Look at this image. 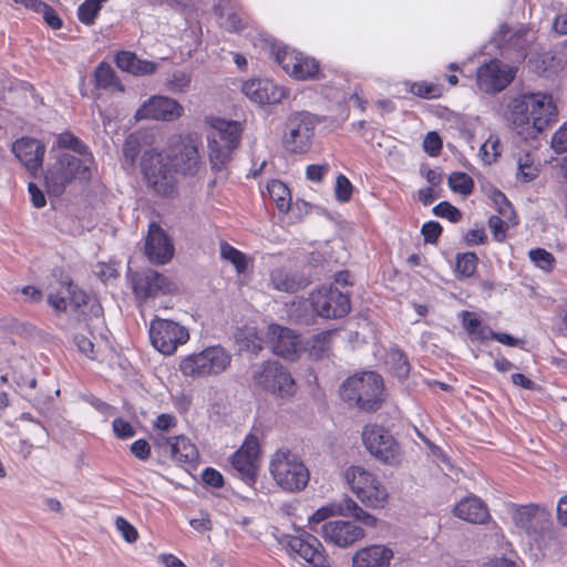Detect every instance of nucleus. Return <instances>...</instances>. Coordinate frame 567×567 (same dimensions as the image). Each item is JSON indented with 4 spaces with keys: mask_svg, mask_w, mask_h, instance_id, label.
I'll return each instance as SVG.
<instances>
[{
    "mask_svg": "<svg viewBox=\"0 0 567 567\" xmlns=\"http://www.w3.org/2000/svg\"><path fill=\"white\" fill-rule=\"evenodd\" d=\"M56 144L60 148L71 150L79 155L91 157L89 147L79 137L70 132L61 133L58 136Z\"/></svg>",
    "mask_w": 567,
    "mask_h": 567,
    "instance_id": "nucleus-39",
    "label": "nucleus"
},
{
    "mask_svg": "<svg viewBox=\"0 0 567 567\" xmlns=\"http://www.w3.org/2000/svg\"><path fill=\"white\" fill-rule=\"evenodd\" d=\"M66 291H68L71 302L75 307H81L82 305L86 303V300H87L86 293L82 289H80L78 286H75L72 281L66 282Z\"/></svg>",
    "mask_w": 567,
    "mask_h": 567,
    "instance_id": "nucleus-58",
    "label": "nucleus"
},
{
    "mask_svg": "<svg viewBox=\"0 0 567 567\" xmlns=\"http://www.w3.org/2000/svg\"><path fill=\"white\" fill-rule=\"evenodd\" d=\"M141 169L148 187L155 193L167 196L174 192V172L162 153L155 150L145 151L141 161Z\"/></svg>",
    "mask_w": 567,
    "mask_h": 567,
    "instance_id": "nucleus-12",
    "label": "nucleus"
},
{
    "mask_svg": "<svg viewBox=\"0 0 567 567\" xmlns=\"http://www.w3.org/2000/svg\"><path fill=\"white\" fill-rule=\"evenodd\" d=\"M270 280L275 289L293 293L303 289L310 284V279L297 271H288L284 268H276L270 274Z\"/></svg>",
    "mask_w": 567,
    "mask_h": 567,
    "instance_id": "nucleus-31",
    "label": "nucleus"
},
{
    "mask_svg": "<svg viewBox=\"0 0 567 567\" xmlns=\"http://www.w3.org/2000/svg\"><path fill=\"white\" fill-rule=\"evenodd\" d=\"M231 360V353L224 347L210 346L183 358L179 370L183 375L193 379L217 377L230 367Z\"/></svg>",
    "mask_w": 567,
    "mask_h": 567,
    "instance_id": "nucleus-6",
    "label": "nucleus"
},
{
    "mask_svg": "<svg viewBox=\"0 0 567 567\" xmlns=\"http://www.w3.org/2000/svg\"><path fill=\"white\" fill-rule=\"evenodd\" d=\"M310 305L318 316L327 319L343 318L351 310L350 296L333 286H322L312 291Z\"/></svg>",
    "mask_w": 567,
    "mask_h": 567,
    "instance_id": "nucleus-13",
    "label": "nucleus"
},
{
    "mask_svg": "<svg viewBox=\"0 0 567 567\" xmlns=\"http://www.w3.org/2000/svg\"><path fill=\"white\" fill-rule=\"evenodd\" d=\"M344 478L351 491L365 506L384 507L388 492L373 473L362 466L352 465L346 470Z\"/></svg>",
    "mask_w": 567,
    "mask_h": 567,
    "instance_id": "nucleus-9",
    "label": "nucleus"
},
{
    "mask_svg": "<svg viewBox=\"0 0 567 567\" xmlns=\"http://www.w3.org/2000/svg\"><path fill=\"white\" fill-rule=\"evenodd\" d=\"M259 441L255 435H248L243 445L231 456V465L249 486H254L257 477V461Z\"/></svg>",
    "mask_w": 567,
    "mask_h": 567,
    "instance_id": "nucleus-21",
    "label": "nucleus"
},
{
    "mask_svg": "<svg viewBox=\"0 0 567 567\" xmlns=\"http://www.w3.org/2000/svg\"><path fill=\"white\" fill-rule=\"evenodd\" d=\"M433 214L441 218H446L452 223H457L462 218V213L449 202H440L433 207Z\"/></svg>",
    "mask_w": 567,
    "mask_h": 567,
    "instance_id": "nucleus-46",
    "label": "nucleus"
},
{
    "mask_svg": "<svg viewBox=\"0 0 567 567\" xmlns=\"http://www.w3.org/2000/svg\"><path fill=\"white\" fill-rule=\"evenodd\" d=\"M353 186L347 176L340 174L336 179L334 195L336 199L340 203H347L352 195Z\"/></svg>",
    "mask_w": 567,
    "mask_h": 567,
    "instance_id": "nucleus-48",
    "label": "nucleus"
},
{
    "mask_svg": "<svg viewBox=\"0 0 567 567\" xmlns=\"http://www.w3.org/2000/svg\"><path fill=\"white\" fill-rule=\"evenodd\" d=\"M164 441L158 444L169 453L171 457L183 464H189L198 458L197 447L184 435L173 437H162Z\"/></svg>",
    "mask_w": 567,
    "mask_h": 567,
    "instance_id": "nucleus-28",
    "label": "nucleus"
},
{
    "mask_svg": "<svg viewBox=\"0 0 567 567\" xmlns=\"http://www.w3.org/2000/svg\"><path fill=\"white\" fill-rule=\"evenodd\" d=\"M130 281L133 292L140 301L169 295L175 290L174 284L164 275L150 268L130 272Z\"/></svg>",
    "mask_w": 567,
    "mask_h": 567,
    "instance_id": "nucleus-16",
    "label": "nucleus"
},
{
    "mask_svg": "<svg viewBox=\"0 0 567 567\" xmlns=\"http://www.w3.org/2000/svg\"><path fill=\"white\" fill-rule=\"evenodd\" d=\"M286 546L313 567H330L326 550L320 540L306 530L286 537Z\"/></svg>",
    "mask_w": 567,
    "mask_h": 567,
    "instance_id": "nucleus-19",
    "label": "nucleus"
},
{
    "mask_svg": "<svg viewBox=\"0 0 567 567\" xmlns=\"http://www.w3.org/2000/svg\"><path fill=\"white\" fill-rule=\"evenodd\" d=\"M254 385L280 399L296 393V382L289 370L276 360L254 364L250 369Z\"/></svg>",
    "mask_w": 567,
    "mask_h": 567,
    "instance_id": "nucleus-7",
    "label": "nucleus"
},
{
    "mask_svg": "<svg viewBox=\"0 0 567 567\" xmlns=\"http://www.w3.org/2000/svg\"><path fill=\"white\" fill-rule=\"evenodd\" d=\"M316 117L309 112L292 113L287 121V133L284 144L289 152L305 153L311 145L317 125Z\"/></svg>",
    "mask_w": 567,
    "mask_h": 567,
    "instance_id": "nucleus-15",
    "label": "nucleus"
},
{
    "mask_svg": "<svg viewBox=\"0 0 567 567\" xmlns=\"http://www.w3.org/2000/svg\"><path fill=\"white\" fill-rule=\"evenodd\" d=\"M43 16L45 23L54 30H59L62 27V20L56 14L55 10L47 3V8L40 12Z\"/></svg>",
    "mask_w": 567,
    "mask_h": 567,
    "instance_id": "nucleus-62",
    "label": "nucleus"
},
{
    "mask_svg": "<svg viewBox=\"0 0 567 567\" xmlns=\"http://www.w3.org/2000/svg\"><path fill=\"white\" fill-rule=\"evenodd\" d=\"M174 166L184 175L194 174L199 163L198 141L193 136L182 140L179 153L175 155Z\"/></svg>",
    "mask_w": 567,
    "mask_h": 567,
    "instance_id": "nucleus-30",
    "label": "nucleus"
},
{
    "mask_svg": "<svg viewBox=\"0 0 567 567\" xmlns=\"http://www.w3.org/2000/svg\"><path fill=\"white\" fill-rule=\"evenodd\" d=\"M145 255L150 262L155 265L167 264L174 255V245L164 229L156 223L148 226L145 240Z\"/></svg>",
    "mask_w": 567,
    "mask_h": 567,
    "instance_id": "nucleus-23",
    "label": "nucleus"
},
{
    "mask_svg": "<svg viewBox=\"0 0 567 567\" xmlns=\"http://www.w3.org/2000/svg\"><path fill=\"white\" fill-rule=\"evenodd\" d=\"M329 169L330 167L328 164H311L306 168V177L310 182L319 183Z\"/></svg>",
    "mask_w": 567,
    "mask_h": 567,
    "instance_id": "nucleus-56",
    "label": "nucleus"
},
{
    "mask_svg": "<svg viewBox=\"0 0 567 567\" xmlns=\"http://www.w3.org/2000/svg\"><path fill=\"white\" fill-rule=\"evenodd\" d=\"M513 520L544 555L554 550L558 545L549 514L537 505L519 506L513 514Z\"/></svg>",
    "mask_w": 567,
    "mask_h": 567,
    "instance_id": "nucleus-3",
    "label": "nucleus"
},
{
    "mask_svg": "<svg viewBox=\"0 0 567 567\" xmlns=\"http://www.w3.org/2000/svg\"><path fill=\"white\" fill-rule=\"evenodd\" d=\"M12 153L34 175L42 167L45 145L34 137L24 136L12 144Z\"/></svg>",
    "mask_w": 567,
    "mask_h": 567,
    "instance_id": "nucleus-26",
    "label": "nucleus"
},
{
    "mask_svg": "<svg viewBox=\"0 0 567 567\" xmlns=\"http://www.w3.org/2000/svg\"><path fill=\"white\" fill-rule=\"evenodd\" d=\"M269 471L275 482L288 492L303 489L310 478L309 471L303 462L287 447L278 449L274 453Z\"/></svg>",
    "mask_w": 567,
    "mask_h": 567,
    "instance_id": "nucleus-5",
    "label": "nucleus"
},
{
    "mask_svg": "<svg viewBox=\"0 0 567 567\" xmlns=\"http://www.w3.org/2000/svg\"><path fill=\"white\" fill-rule=\"evenodd\" d=\"M148 334L151 344L164 355L174 354L178 347L189 340V331L185 326L158 317L151 320Z\"/></svg>",
    "mask_w": 567,
    "mask_h": 567,
    "instance_id": "nucleus-11",
    "label": "nucleus"
},
{
    "mask_svg": "<svg viewBox=\"0 0 567 567\" xmlns=\"http://www.w3.org/2000/svg\"><path fill=\"white\" fill-rule=\"evenodd\" d=\"M551 147L556 153L567 152V122L564 123L551 137Z\"/></svg>",
    "mask_w": 567,
    "mask_h": 567,
    "instance_id": "nucleus-53",
    "label": "nucleus"
},
{
    "mask_svg": "<svg viewBox=\"0 0 567 567\" xmlns=\"http://www.w3.org/2000/svg\"><path fill=\"white\" fill-rule=\"evenodd\" d=\"M365 449L378 461L385 465L395 466L401 463L402 453L399 443L383 426L368 424L362 431Z\"/></svg>",
    "mask_w": 567,
    "mask_h": 567,
    "instance_id": "nucleus-10",
    "label": "nucleus"
},
{
    "mask_svg": "<svg viewBox=\"0 0 567 567\" xmlns=\"http://www.w3.org/2000/svg\"><path fill=\"white\" fill-rule=\"evenodd\" d=\"M449 186L455 193L468 195L474 188V182L466 173L454 172L449 176Z\"/></svg>",
    "mask_w": 567,
    "mask_h": 567,
    "instance_id": "nucleus-40",
    "label": "nucleus"
},
{
    "mask_svg": "<svg viewBox=\"0 0 567 567\" xmlns=\"http://www.w3.org/2000/svg\"><path fill=\"white\" fill-rule=\"evenodd\" d=\"M506 118L522 138H536L557 121V106L550 94L523 92L509 97Z\"/></svg>",
    "mask_w": 567,
    "mask_h": 567,
    "instance_id": "nucleus-1",
    "label": "nucleus"
},
{
    "mask_svg": "<svg viewBox=\"0 0 567 567\" xmlns=\"http://www.w3.org/2000/svg\"><path fill=\"white\" fill-rule=\"evenodd\" d=\"M116 528L122 533L123 538L127 543L136 542L138 534L136 528L130 524L125 518L117 517L115 522Z\"/></svg>",
    "mask_w": 567,
    "mask_h": 567,
    "instance_id": "nucleus-54",
    "label": "nucleus"
},
{
    "mask_svg": "<svg viewBox=\"0 0 567 567\" xmlns=\"http://www.w3.org/2000/svg\"><path fill=\"white\" fill-rule=\"evenodd\" d=\"M95 86L104 90L124 91V86L117 79L114 70L106 62H101L94 71Z\"/></svg>",
    "mask_w": 567,
    "mask_h": 567,
    "instance_id": "nucleus-33",
    "label": "nucleus"
},
{
    "mask_svg": "<svg viewBox=\"0 0 567 567\" xmlns=\"http://www.w3.org/2000/svg\"><path fill=\"white\" fill-rule=\"evenodd\" d=\"M488 227L496 241H503L506 237L507 223L499 216L493 215L488 219Z\"/></svg>",
    "mask_w": 567,
    "mask_h": 567,
    "instance_id": "nucleus-52",
    "label": "nucleus"
},
{
    "mask_svg": "<svg viewBox=\"0 0 567 567\" xmlns=\"http://www.w3.org/2000/svg\"><path fill=\"white\" fill-rule=\"evenodd\" d=\"M190 84V76L184 71H175L167 81L166 86L173 93L185 92Z\"/></svg>",
    "mask_w": 567,
    "mask_h": 567,
    "instance_id": "nucleus-47",
    "label": "nucleus"
},
{
    "mask_svg": "<svg viewBox=\"0 0 567 567\" xmlns=\"http://www.w3.org/2000/svg\"><path fill=\"white\" fill-rule=\"evenodd\" d=\"M478 257L474 252H458L455 257V276L457 278L472 277L477 268Z\"/></svg>",
    "mask_w": 567,
    "mask_h": 567,
    "instance_id": "nucleus-35",
    "label": "nucleus"
},
{
    "mask_svg": "<svg viewBox=\"0 0 567 567\" xmlns=\"http://www.w3.org/2000/svg\"><path fill=\"white\" fill-rule=\"evenodd\" d=\"M332 331H323L315 334L303 342V353L312 360L328 358L331 352Z\"/></svg>",
    "mask_w": 567,
    "mask_h": 567,
    "instance_id": "nucleus-32",
    "label": "nucleus"
},
{
    "mask_svg": "<svg viewBox=\"0 0 567 567\" xmlns=\"http://www.w3.org/2000/svg\"><path fill=\"white\" fill-rule=\"evenodd\" d=\"M112 427L115 436L121 440L131 439L136 433L133 425L122 417L114 419L112 422Z\"/></svg>",
    "mask_w": 567,
    "mask_h": 567,
    "instance_id": "nucleus-49",
    "label": "nucleus"
},
{
    "mask_svg": "<svg viewBox=\"0 0 567 567\" xmlns=\"http://www.w3.org/2000/svg\"><path fill=\"white\" fill-rule=\"evenodd\" d=\"M442 138L436 132L432 131L426 133L423 141V148L425 153L430 156H437L442 151Z\"/></svg>",
    "mask_w": 567,
    "mask_h": 567,
    "instance_id": "nucleus-50",
    "label": "nucleus"
},
{
    "mask_svg": "<svg viewBox=\"0 0 567 567\" xmlns=\"http://www.w3.org/2000/svg\"><path fill=\"white\" fill-rule=\"evenodd\" d=\"M241 92L258 105L277 104L286 96V91L269 79H251L243 83Z\"/></svg>",
    "mask_w": 567,
    "mask_h": 567,
    "instance_id": "nucleus-25",
    "label": "nucleus"
},
{
    "mask_svg": "<svg viewBox=\"0 0 567 567\" xmlns=\"http://www.w3.org/2000/svg\"><path fill=\"white\" fill-rule=\"evenodd\" d=\"M392 370L399 379L408 378L410 373V363L406 355L399 349L391 352Z\"/></svg>",
    "mask_w": 567,
    "mask_h": 567,
    "instance_id": "nucleus-44",
    "label": "nucleus"
},
{
    "mask_svg": "<svg viewBox=\"0 0 567 567\" xmlns=\"http://www.w3.org/2000/svg\"><path fill=\"white\" fill-rule=\"evenodd\" d=\"M266 339L272 353L285 360L296 361L303 353V341L290 328L272 323L267 328Z\"/></svg>",
    "mask_w": 567,
    "mask_h": 567,
    "instance_id": "nucleus-17",
    "label": "nucleus"
},
{
    "mask_svg": "<svg viewBox=\"0 0 567 567\" xmlns=\"http://www.w3.org/2000/svg\"><path fill=\"white\" fill-rule=\"evenodd\" d=\"M276 61L286 73L296 80H319L321 78L319 62L315 58L303 55L295 50L278 49Z\"/></svg>",
    "mask_w": 567,
    "mask_h": 567,
    "instance_id": "nucleus-18",
    "label": "nucleus"
},
{
    "mask_svg": "<svg viewBox=\"0 0 567 567\" xmlns=\"http://www.w3.org/2000/svg\"><path fill=\"white\" fill-rule=\"evenodd\" d=\"M539 169L534 164V159L529 153H525L518 157L516 177L523 183H529L538 176Z\"/></svg>",
    "mask_w": 567,
    "mask_h": 567,
    "instance_id": "nucleus-37",
    "label": "nucleus"
},
{
    "mask_svg": "<svg viewBox=\"0 0 567 567\" xmlns=\"http://www.w3.org/2000/svg\"><path fill=\"white\" fill-rule=\"evenodd\" d=\"M460 316L462 318L463 328L471 336L474 332V330L478 327L481 322L480 318L474 312L466 310L462 311Z\"/></svg>",
    "mask_w": 567,
    "mask_h": 567,
    "instance_id": "nucleus-64",
    "label": "nucleus"
},
{
    "mask_svg": "<svg viewBox=\"0 0 567 567\" xmlns=\"http://www.w3.org/2000/svg\"><path fill=\"white\" fill-rule=\"evenodd\" d=\"M107 0H84L78 8L79 20L86 25H92L100 10Z\"/></svg>",
    "mask_w": 567,
    "mask_h": 567,
    "instance_id": "nucleus-38",
    "label": "nucleus"
},
{
    "mask_svg": "<svg viewBox=\"0 0 567 567\" xmlns=\"http://www.w3.org/2000/svg\"><path fill=\"white\" fill-rule=\"evenodd\" d=\"M464 241L467 246L483 245L487 241V235L484 227L470 229L464 235Z\"/></svg>",
    "mask_w": 567,
    "mask_h": 567,
    "instance_id": "nucleus-55",
    "label": "nucleus"
},
{
    "mask_svg": "<svg viewBox=\"0 0 567 567\" xmlns=\"http://www.w3.org/2000/svg\"><path fill=\"white\" fill-rule=\"evenodd\" d=\"M141 151V144L137 136L131 134L123 144V156L125 164L134 166Z\"/></svg>",
    "mask_w": 567,
    "mask_h": 567,
    "instance_id": "nucleus-45",
    "label": "nucleus"
},
{
    "mask_svg": "<svg viewBox=\"0 0 567 567\" xmlns=\"http://www.w3.org/2000/svg\"><path fill=\"white\" fill-rule=\"evenodd\" d=\"M183 113V106L174 99L163 95H153L146 100L135 113V118L171 122Z\"/></svg>",
    "mask_w": 567,
    "mask_h": 567,
    "instance_id": "nucleus-22",
    "label": "nucleus"
},
{
    "mask_svg": "<svg viewBox=\"0 0 567 567\" xmlns=\"http://www.w3.org/2000/svg\"><path fill=\"white\" fill-rule=\"evenodd\" d=\"M220 257L229 261L238 274L246 271L248 265L246 255L226 241L220 244Z\"/></svg>",
    "mask_w": 567,
    "mask_h": 567,
    "instance_id": "nucleus-36",
    "label": "nucleus"
},
{
    "mask_svg": "<svg viewBox=\"0 0 567 567\" xmlns=\"http://www.w3.org/2000/svg\"><path fill=\"white\" fill-rule=\"evenodd\" d=\"M424 241L429 244H435L442 234V226L437 221H426L421 228Z\"/></svg>",
    "mask_w": 567,
    "mask_h": 567,
    "instance_id": "nucleus-51",
    "label": "nucleus"
},
{
    "mask_svg": "<svg viewBox=\"0 0 567 567\" xmlns=\"http://www.w3.org/2000/svg\"><path fill=\"white\" fill-rule=\"evenodd\" d=\"M454 515L472 524H485L489 519L487 506L476 496L463 498L454 507Z\"/></svg>",
    "mask_w": 567,
    "mask_h": 567,
    "instance_id": "nucleus-29",
    "label": "nucleus"
},
{
    "mask_svg": "<svg viewBox=\"0 0 567 567\" xmlns=\"http://www.w3.org/2000/svg\"><path fill=\"white\" fill-rule=\"evenodd\" d=\"M132 64L133 65L130 73L134 75L152 74L156 69L155 63L146 60H141L137 55H135V61Z\"/></svg>",
    "mask_w": 567,
    "mask_h": 567,
    "instance_id": "nucleus-59",
    "label": "nucleus"
},
{
    "mask_svg": "<svg viewBox=\"0 0 567 567\" xmlns=\"http://www.w3.org/2000/svg\"><path fill=\"white\" fill-rule=\"evenodd\" d=\"M132 454L141 461H146L151 455V445L144 439L136 440L131 445Z\"/></svg>",
    "mask_w": 567,
    "mask_h": 567,
    "instance_id": "nucleus-60",
    "label": "nucleus"
},
{
    "mask_svg": "<svg viewBox=\"0 0 567 567\" xmlns=\"http://www.w3.org/2000/svg\"><path fill=\"white\" fill-rule=\"evenodd\" d=\"M135 53L128 51H121L115 56V64L118 69L128 72L132 69V63L135 61Z\"/></svg>",
    "mask_w": 567,
    "mask_h": 567,
    "instance_id": "nucleus-61",
    "label": "nucleus"
},
{
    "mask_svg": "<svg viewBox=\"0 0 567 567\" xmlns=\"http://www.w3.org/2000/svg\"><path fill=\"white\" fill-rule=\"evenodd\" d=\"M90 177V168L84 159L69 153H62L48 168L44 179L48 192L59 196L64 192L66 185L75 178L87 181Z\"/></svg>",
    "mask_w": 567,
    "mask_h": 567,
    "instance_id": "nucleus-8",
    "label": "nucleus"
},
{
    "mask_svg": "<svg viewBox=\"0 0 567 567\" xmlns=\"http://www.w3.org/2000/svg\"><path fill=\"white\" fill-rule=\"evenodd\" d=\"M267 192L270 198L276 203L279 212L287 213L290 209L291 194L285 183L272 179L267 184Z\"/></svg>",
    "mask_w": 567,
    "mask_h": 567,
    "instance_id": "nucleus-34",
    "label": "nucleus"
},
{
    "mask_svg": "<svg viewBox=\"0 0 567 567\" xmlns=\"http://www.w3.org/2000/svg\"><path fill=\"white\" fill-rule=\"evenodd\" d=\"M320 533L326 542L346 548L365 535L364 529L351 522L330 520L321 525Z\"/></svg>",
    "mask_w": 567,
    "mask_h": 567,
    "instance_id": "nucleus-24",
    "label": "nucleus"
},
{
    "mask_svg": "<svg viewBox=\"0 0 567 567\" xmlns=\"http://www.w3.org/2000/svg\"><path fill=\"white\" fill-rule=\"evenodd\" d=\"M383 379L373 371H364L349 377L340 388L342 400L360 410L372 412L383 401Z\"/></svg>",
    "mask_w": 567,
    "mask_h": 567,
    "instance_id": "nucleus-2",
    "label": "nucleus"
},
{
    "mask_svg": "<svg viewBox=\"0 0 567 567\" xmlns=\"http://www.w3.org/2000/svg\"><path fill=\"white\" fill-rule=\"evenodd\" d=\"M410 92L422 99H436L442 95V89L440 85L427 82L411 83Z\"/></svg>",
    "mask_w": 567,
    "mask_h": 567,
    "instance_id": "nucleus-43",
    "label": "nucleus"
},
{
    "mask_svg": "<svg viewBox=\"0 0 567 567\" xmlns=\"http://www.w3.org/2000/svg\"><path fill=\"white\" fill-rule=\"evenodd\" d=\"M74 343L81 353L85 354L90 359H93L94 344L84 334H76L74 336Z\"/></svg>",
    "mask_w": 567,
    "mask_h": 567,
    "instance_id": "nucleus-63",
    "label": "nucleus"
},
{
    "mask_svg": "<svg viewBox=\"0 0 567 567\" xmlns=\"http://www.w3.org/2000/svg\"><path fill=\"white\" fill-rule=\"evenodd\" d=\"M202 480L205 484L215 488H220L224 485L223 475L213 467H207L203 471Z\"/></svg>",
    "mask_w": 567,
    "mask_h": 567,
    "instance_id": "nucleus-57",
    "label": "nucleus"
},
{
    "mask_svg": "<svg viewBox=\"0 0 567 567\" xmlns=\"http://www.w3.org/2000/svg\"><path fill=\"white\" fill-rule=\"evenodd\" d=\"M501 142L495 135H491L481 146L480 156L485 164L491 165L501 155Z\"/></svg>",
    "mask_w": 567,
    "mask_h": 567,
    "instance_id": "nucleus-41",
    "label": "nucleus"
},
{
    "mask_svg": "<svg viewBox=\"0 0 567 567\" xmlns=\"http://www.w3.org/2000/svg\"><path fill=\"white\" fill-rule=\"evenodd\" d=\"M214 132L208 136L209 161L213 171H221L229 162L231 152L238 147L243 127L240 122L220 117L213 118Z\"/></svg>",
    "mask_w": 567,
    "mask_h": 567,
    "instance_id": "nucleus-4",
    "label": "nucleus"
},
{
    "mask_svg": "<svg viewBox=\"0 0 567 567\" xmlns=\"http://www.w3.org/2000/svg\"><path fill=\"white\" fill-rule=\"evenodd\" d=\"M517 69L498 59H492L476 71V86L487 94L499 93L515 79Z\"/></svg>",
    "mask_w": 567,
    "mask_h": 567,
    "instance_id": "nucleus-14",
    "label": "nucleus"
},
{
    "mask_svg": "<svg viewBox=\"0 0 567 567\" xmlns=\"http://www.w3.org/2000/svg\"><path fill=\"white\" fill-rule=\"evenodd\" d=\"M530 261L544 271H551L555 266V257L544 248H534L528 251Z\"/></svg>",
    "mask_w": 567,
    "mask_h": 567,
    "instance_id": "nucleus-42",
    "label": "nucleus"
},
{
    "mask_svg": "<svg viewBox=\"0 0 567 567\" xmlns=\"http://www.w3.org/2000/svg\"><path fill=\"white\" fill-rule=\"evenodd\" d=\"M334 514L352 517L371 527L377 523V518L362 509L352 498L344 497L338 503H333L329 506H322L316 511L309 518L311 530L318 533L319 529L317 528V525Z\"/></svg>",
    "mask_w": 567,
    "mask_h": 567,
    "instance_id": "nucleus-20",
    "label": "nucleus"
},
{
    "mask_svg": "<svg viewBox=\"0 0 567 567\" xmlns=\"http://www.w3.org/2000/svg\"><path fill=\"white\" fill-rule=\"evenodd\" d=\"M394 551L386 545L374 544L360 548L352 557V567H390Z\"/></svg>",
    "mask_w": 567,
    "mask_h": 567,
    "instance_id": "nucleus-27",
    "label": "nucleus"
}]
</instances>
